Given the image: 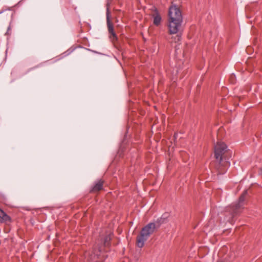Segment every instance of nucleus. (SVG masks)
<instances>
[{"instance_id": "nucleus-1", "label": "nucleus", "mask_w": 262, "mask_h": 262, "mask_svg": "<svg viewBox=\"0 0 262 262\" xmlns=\"http://www.w3.org/2000/svg\"><path fill=\"white\" fill-rule=\"evenodd\" d=\"M183 23L182 13L176 5H172L168 9L167 28L170 34L179 33Z\"/></svg>"}, {"instance_id": "nucleus-2", "label": "nucleus", "mask_w": 262, "mask_h": 262, "mask_svg": "<svg viewBox=\"0 0 262 262\" xmlns=\"http://www.w3.org/2000/svg\"><path fill=\"white\" fill-rule=\"evenodd\" d=\"M159 226V224L157 225L155 223L151 222L143 227L140 234L137 237V246L139 248H142L144 245L145 242Z\"/></svg>"}, {"instance_id": "nucleus-8", "label": "nucleus", "mask_w": 262, "mask_h": 262, "mask_svg": "<svg viewBox=\"0 0 262 262\" xmlns=\"http://www.w3.org/2000/svg\"><path fill=\"white\" fill-rule=\"evenodd\" d=\"M10 220V217L0 209V222H7Z\"/></svg>"}, {"instance_id": "nucleus-3", "label": "nucleus", "mask_w": 262, "mask_h": 262, "mask_svg": "<svg viewBox=\"0 0 262 262\" xmlns=\"http://www.w3.org/2000/svg\"><path fill=\"white\" fill-rule=\"evenodd\" d=\"M227 145L222 142H217L214 146V155L215 159L219 161L220 163L222 160L223 154L227 151Z\"/></svg>"}, {"instance_id": "nucleus-4", "label": "nucleus", "mask_w": 262, "mask_h": 262, "mask_svg": "<svg viewBox=\"0 0 262 262\" xmlns=\"http://www.w3.org/2000/svg\"><path fill=\"white\" fill-rule=\"evenodd\" d=\"M150 16L152 19L153 24L155 26L158 27L162 23V17L158 10L154 7L151 9Z\"/></svg>"}, {"instance_id": "nucleus-15", "label": "nucleus", "mask_w": 262, "mask_h": 262, "mask_svg": "<svg viewBox=\"0 0 262 262\" xmlns=\"http://www.w3.org/2000/svg\"><path fill=\"white\" fill-rule=\"evenodd\" d=\"M4 12V10H2V11H0V13H3V12Z\"/></svg>"}, {"instance_id": "nucleus-5", "label": "nucleus", "mask_w": 262, "mask_h": 262, "mask_svg": "<svg viewBox=\"0 0 262 262\" xmlns=\"http://www.w3.org/2000/svg\"><path fill=\"white\" fill-rule=\"evenodd\" d=\"M106 21L109 33L111 34L114 38H116V35L114 31L113 25L111 21L110 12L108 7L106 9Z\"/></svg>"}, {"instance_id": "nucleus-13", "label": "nucleus", "mask_w": 262, "mask_h": 262, "mask_svg": "<svg viewBox=\"0 0 262 262\" xmlns=\"http://www.w3.org/2000/svg\"><path fill=\"white\" fill-rule=\"evenodd\" d=\"M177 40H176L175 41H179L181 40V36L179 34H178L177 35Z\"/></svg>"}, {"instance_id": "nucleus-11", "label": "nucleus", "mask_w": 262, "mask_h": 262, "mask_svg": "<svg viewBox=\"0 0 262 262\" xmlns=\"http://www.w3.org/2000/svg\"><path fill=\"white\" fill-rule=\"evenodd\" d=\"M101 249L100 247H99L97 251L95 250V252H94V255H96V256H98L99 255V253L101 251Z\"/></svg>"}, {"instance_id": "nucleus-16", "label": "nucleus", "mask_w": 262, "mask_h": 262, "mask_svg": "<svg viewBox=\"0 0 262 262\" xmlns=\"http://www.w3.org/2000/svg\"><path fill=\"white\" fill-rule=\"evenodd\" d=\"M8 9H9V10H12V8H9Z\"/></svg>"}, {"instance_id": "nucleus-19", "label": "nucleus", "mask_w": 262, "mask_h": 262, "mask_svg": "<svg viewBox=\"0 0 262 262\" xmlns=\"http://www.w3.org/2000/svg\"><path fill=\"white\" fill-rule=\"evenodd\" d=\"M217 262H222V261H218Z\"/></svg>"}, {"instance_id": "nucleus-7", "label": "nucleus", "mask_w": 262, "mask_h": 262, "mask_svg": "<svg viewBox=\"0 0 262 262\" xmlns=\"http://www.w3.org/2000/svg\"><path fill=\"white\" fill-rule=\"evenodd\" d=\"M103 185V181L102 180H98L95 181L94 185L91 187L90 191L91 192H97L102 189Z\"/></svg>"}, {"instance_id": "nucleus-18", "label": "nucleus", "mask_w": 262, "mask_h": 262, "mask_svg": "<svg viewBox=\"0 0 262 262\" xmlns=\"http://www.w3.org/2000/svg\"><path fill=\"white\" fill-rule=\"evenodd\" d=\"M227 165H229V163L228 162H227Z\"/></svg>"}, {"instance_id": "nucleus-6", "label": "nucleus", "mask_w": 262, "mask_h": 262, "mask_svg": "<svg viewBox=\"0 0 262 262\" xmlns=\"http://www.w3.org/2000/svg\"><path fill=\"white\" fill-rule=\"evenodd\" d=\"M247 194V190H246L243 193V194L241 195L239 198L238 202L235 205L233 206V210L234 211V214H236L237 213V209H239L243 205V203L245 201V196Z\"/></svg>"}, {"instance_id": "nucleus-10", "label": "nucleus", "mask_w": 262, "mask_h": 262, "mask_svg": "<svg viewBox=\"0 0 262 262\" xmlns=\"http://www.w3.org/2000/svg\"><path fill=\"white\" fill-rule=\"evenodd\" d=\"M74 50V49L70 48L69 50H68L67 51H66L64 54H65L66 55H68L70 54L72 52H73Z\"/></svg>"}, {"instance_id": "nucleus-12", "label": "nucleus", "mask_w": 262, "mask_h": 262, "mask_svg": "<svg viewBox=\"0 0 262 262\" xmlns=\"http://www.w3.org/2000/svg\"><path fill=\"white\" fill-rule=\"evenodd\" d=\"M13 14L14 12H11L10 14H7V15H8L9 18L12 19Z\"/></svg>"}, {"instance_id": "nucleus-14", "label": "nucleus", "mask_w": 262, "mask_h": 262, "mask_svg": "<svg viewBox=\"0 0 262 262\" xmlns=\"http://www.w3.org/2000/svg\"><path fill=\"white\" fill-rule=\"evenodd\" d=\"M160 220H161V219H160ZM155 223L157 225H158V224H159L160 225L161 224L160 221H159V220H158L156 223Z\"/></svg>"}, {"instance_id": "nucleus-9", "label": "nucleus", "mask_w": 262, "mask_h": 262, "mask_svg": "<svg viewBox=\"0 0 262 262\" xmlns=\"http://www.w3.org/2000/svg\"><path fill=\"white\" fill-rule=\"evenodd\" d=\"M111 240L110 235H107L105 237L103 241V245L104 246H108L110 244V241Z\"/></svg>"}, {"instance_id": "nucleus-17", "label": "nucleus", "mask_w": 262, "mask_h": 262, "mask_svg": "<svg viewBox=\"0 0 262 262\" xmlns=\"http://www.w3.org/2000/svg\"><path fill=\"white\" fill-rule=\"evenodd\" d=\"M10 29V27H9L8 28V30H9Z\"/></svg>"}]
</instances>
